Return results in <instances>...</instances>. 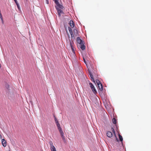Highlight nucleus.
Wrapping results in <instances>:
<instances>
[{"instance_id":"obj_18","label":"nucleus","mask_w":151,"mask_h":151,"mask_svg":"<svg viewBox=\"0 0 151 151\" xmlns=\"http://www.w3.org/2000/svg\"><path fill=\"white\" fill-rule=\"evenodd\" d=\"M83 60H84V63L86 64V65H87V62H86V60L85 58L84 57H83Z\"/></svg>"},{"instance_id":"obj_22","label":"nucleus","mask_w":151,"mask_h":151,"mask_svg":"<svg viewBox=\"0 0 151 151\" xmlns=\"http://www.w3.org/2000/svg\"><path fill=\"white\" fill-rule=\"evenodd\" d=\"M14 1H15V3H16V5L18 4H19L18 3V2H17V0H15Z\"/></svg>"},{"instance_id":"obj_27","label":"nucleus","mask_w":151,"mask_h":151,"mask_svg":"<svg viewBox=\"0 0 151 151\" xmlns=\"http://www.w3.org/2000/svg\"><path fill=\"white\" fill-rule=\"evenodd\" d=\"M26 1H27V0H26Z\"/></svg>"},{"instance_id":"obj_8","label":"nucleus","mask_w":151,"mask_h":151,"mask_svg":"<svg viewBox=\"0 0 151 151\" xmlns=\"http://www.w3.org/2000/svg\"><path fill=\"white\" fill-rule=\"evenodd\" d=\"M1 142L3 146L4 147H5L6 146V140L4 139H2Z\"/></svg>"},{"instance_id":"obj_19","label":"nucleus","mask_w":151,"mask_h":151,"mask_svg":"<svg viewBox=\"0 0 151 151\" xmlns=\"http://www.w3.org/2000/svg\"><path fill=\"white\" fill-rule=\"evenodd\" d=\"M53 0L55 2L56 4H58V5H58L59 2H58V0Z\"/></svg>"},{"instance_id":"obj_16","label":"nucleus","mask_w":151,"mask_h":151,"mask_svg":"<svg viewBox=\"0 0 151 151\" xmlns=\"http://www.w3.org/2000/svg\"><path fill=\"white\" fill-rule=\"evenodd\" d=\"M74 32L75 35H77V31L76 29H74L73 31Z\"/></svg>"},{"instance_id":"obj_14","label":"nucleus","mask_w":151,"mask_h":151,"mask_svg":"<svg viewBox=\"0 0 151 151\" xmlns=\"http://www.w3.org/2000/svg\"><path fill=\"white\" fill-rule=\"evenodd\" d=\"M119 137L120 140L121 142H122V141H123V138H122V136H121L120 134H119Z\"/></svg>"},{"instance_id":"obj_21","label":"nucleus","mask_w":151,"mask_h":151,"mask_svg":"<svg viewBox=\"0 0 151 151\" xmlns=\"http://www.w3.org/2000/svg\"><path fill=\"white\" fill-rule=\"evenodd\" d=\"M70 34L71 36V38L72 39L73 37H74V35L73 34V32H72V33H70Z\"/></svg>"},{"instance_id":"obj_23","label":"nucleus","mask_w":151,"mask_h":151,"mask_svg":"<svg viewBox=\"0 0 151 151\" xmlns=\"http://www.w3.org/2000/svg\"><path fill=\"white\" fill-rule=\"evenodd\" d=\"M1 20V22H2L3 24L4 23V21H3V18H0Z\"/></svg>"},{"instance_id":"obj_9","label":"nucleus","mask_w":151,"mask_h":151,"mask_svg":"<svg viewBox=\"0 0 151 151\" xmlns=\"http://www.w3.org/2000/svg\"><path fill=\"white\" fill-rule=\"evenodd\" d=\"M89 85L90 87L91 88L92 91L93 92L94 91V86L93 84L91 83H89Z\"/></svg>"},{"instance_id":"obj_1","label":"nucleus","mask_w":151,"mask_h":151,"mask_svg":"<svg viewBox=\"0 0 151 151\" xmlns=\"http://www.w3.org/2000/svg\"><path fill=\"white\" fill-rule=\"evenodd\" d=\"M54 118L55 119V122L56 123V125L57 126L58 129L59 130V132L60 135L62 139L63 142L65 143H66V141L65 138V137L64 136V133L62 130V129L61 128L60 124L59 123L58 121L56 118L55 117V116H54Z\"/></svg>"},{"instance_id":"obj_15","label":"nucleus","mask_w":151,"mask_h":151,"mask_svg":"<svg viewBox=\"0 0 151 151\" xmlns=\"http://www.w3.org/2000/svg\"><path fill=\"white\" fill-rule=\"evenodd\" d=\"M112 122L114 124H116V120L115 118H114L112 119Z\"/></svg>"},{"instance_id":"obj_4","label":"nucleus","mask_w":151,"mask_h":151,"mask_svg":"<svg viewBox=\"0 0 151 151\" xmlns=\"http://www.w3.org/2000/svg\"><path fill=\"white\" fill-rule=\"evenodd\" d=\"M56 9L57 10L58 12V15L60 17L61 14H63V12L59 8L56 7Z\"/></svg>"},{"instance_id":"obj_17","label":"nucleus","mask_w":151,"mask_h":151,"mask_svg":"<svg viewBox=\"0 0 151 151\" xmlns=\"http://www.w3.org/2000/svg\"><path fill=\"white\" fill-rule=\"evenodd\" d=\"M68 30L69 31L70 33H72V32L71 29L70 27H68Z\"/></svg>"},{"instance_id":"obj_12","label":"nucleus","mask_w":151,"mask_h":151,"mask_svg":"<svg viewBox=\"0 0 151 151\" xmlns=\"http://www.w3.org/2000/svg\"><path fill=\"white\" fill-rule=\"evenodd\" d=\"M80 46L82 50H84L85 49V46L83 45V44H81L80 45Z\"/></svg>"},{"instance_id":"obj_20","label":"nucleus","mask_w":151,"mask_h":151,"mask_svg":"<svg viewBox=\"0 0 151 151\" xmlns=\"http://www.w3.org/2000/svg\"><path fill=\"white\" fill-rule=\"evenodd\" d=\"M17 8H18L19 10H20V7L19 6V4H17Z\"/></svg>"},{"instance_id":"obj_2","label":"nucleus","mask_w":151,"mask_h":151,"mask_svg":"<svg viewBox=\"0 0 151 151\" xmlns=\"http://www.w3.org/2000/svg\"><path fill=\"white\" fill-rule=\"evenodd\" d=\"M67 47L68 48L70 47L72 50L73 53H74L75 49L73 47V44L70 41L69 45H67Z\"/></svg>"},{"instance_id":"obj_11","label":"nucleus","mask_w":151,"mask_h":151,"mask_svg":"<svg viewBox=\"0 0 151 151\" xmlns=\"http://www.w3.org/2000/svg\"><path fill=\"white\" fill-rule=\"evenodd\" d=\"M69 24L70 26L72 27H74V24L73 21L71 20L69 22Z\"/></svg>"},{"instance_id":"obj_24","label":"nucleus","mask_w":151,"mask_h":151,"mask_svg":"<svg viewBox=\"0 0 151 151\" xmlns=\"http://www.w3.org/2000/svg\"><path fill=\"white\" fill-rule=\"evenodd\" d=\"M6 87L7 88H9V85H8V84H7L6 86Z\"/></svg>"},{"instance_id":"obj_3","label":"nucleus","mask_w":151,"mask_h":151,"mask_svg":"<svg viewBox=\"0 0 151 151\" xmlns=\"http://www.w3.org/2000/svg\"><path fill=\"white\" fill-rule=\"evenodd\" d=\"M93 71L92 72V71L91 70H89V75H90V78L91 81H93V82H94V77L93 76Z\"/></svg>"},{"instance_id":"obj_26","label":"nucleus","mask_w":151,"mask_h":151,"mask_svg":"<svg viewBox=\"0 0 151 151\" xmlns=\"http://www.w3.org/2000/svg\"><path fill=\"white\" fill-rule=\"evenodd\" d=\"M47 0V3L48 4V1L47 0Z\"/></svg>"},{"instance_id":"obj_10","label":"nucleus","mask_w":151,"mask_h":151,"mask_svg":"<svg viewBox=\"0 0 151 151\" xmlns=\"http://www.w3.org/2000/svg\"><path fill=\"white\" fill-rule=\"evenodd\" d=\"M111 130L113 132V135L114 134V137H115V138L117 140V141H118V139H117L116 136V135H115V131H114V130L113 129V128L112 127L111 128Z\"/></svg>"},{"instance_id":"obj_13","label":"nucleus","mask_w":151,"mask_h":151,"mask_svg":"<svg viewBox=\"0 0 151 151\" xmlns=\"http://www.w3.org/2000/svg\"><path fill=\"white\" fill-rule=\"evenodd\" d=\"M58 5H58V4H56V5L58 6V7H56H56H58V8L59 7L61 9H63V8H64L63 6L62 5L60 4H59V3H58Z\"/></svg>"},{"instance_id":"obj_25","label":"nucleus","mask_w":151,"mask_h":151,"mask_svg":"<svg viewBox=\"0 0 151 151\" xmlns=\"http://www.w3.org/2000/svg\"><path fill=\"white\" fill-rule=\"evenodd\" d=\"M108 104H104V106H105L106 107V106H108ZM109 105H111V104H109Z\"/></svg>"},{"instance_id":"obj_5","label":"nucleus","mask_w":151,"mask_h":151,"mask_svg":"<svg viewBox=\"0 0 151 151\" xmlns=\"http://www.w3.org/2000/svg\"><path fill=\"white\" fill-rule=\"evenodd\" d=\"M106 134L107 136L109 137H112L113 136L112 132L110 131H107L106 133Z\"/></svg>"},{"instance_id":"obj_6","label":"nucleus","mask_w":151,"mask_h":151,"mask_svg":"<svg viewBox=\"0 0 151 151\" xmlns=\"http://www.w3.org/2000/svg\"><path fill=\"white\" fill-rule=\"evenodd\" d=\"M50 150L51 151H57L56 148L53 145L52 143L50 144Z\"/></svg>"},{"instance_id":"obj_7","label":"nucleus","mask_w":151,"mask_h":151,"mask_svg":"<svg viewBox=\"0 0 151 151\" xmlns=\"http://www.w3.org/2000/svg\"><path fill=\"white\" fill-rule=\"evenodd\" d=\"M77 42L80 45L83 43V41L79 37L77 38Z\"/></svg>"}]
</instances>
